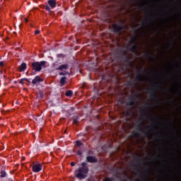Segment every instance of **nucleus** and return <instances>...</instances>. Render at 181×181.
I'll return each mask as SVG.
<instances>
[{
  "label": "nucleus",
  "mask_w": 181,
  "mask_h": 181,
  "mask_svg": "<svg viewBox=\"0 0 181 181\" xmlns=\"http://www.w3.org/2000/svg\"><path fill=\"white\" fill-rule=\"evenodd\" d=\"M88 172H90V170L87 166V163L83 162L81 163V167H80L78 170H75L76 177H77V179H79V180H83V179H86V177H87Z\"/></svg>",
  "instance_id": "nucleus-1"
},
{
  "label": "nucleus",
  "mask_w": 181,
  "mask_h": 181,
  "mask_svg": "<svg viewBox=\"0 0 181 181\" xmlns=\"http://www.w3.org/2000/svg\"><path fill=\"white\" fill-rule=\"evenodd\" d=\"M136 40H138V35H136L131 38L127 45V48L129 49V52H132V53H134L136 54V56H138L139 54V52H138V49H139V47H138V45H136Z\"/></svg>",
  "instance_id": "nucleus-2"
},
{
  "label": "nucleus",
  "mask_w": 181,
  "mask_h": 181,
  "mask_svg": "<svg viewBox=\"0 0 181 181\" xmlns=\"http://www.w3.org/2000/svg\"><path fill=\"white\" fill-rule=\"evenodd\" d=\"M142 70V71L141 70ZM140 69L137 70V73H139L137 74V76L135 78V81H137L138 83H141L142 81H145V80H146V78L144 77L143 74H152V71H148V69H143L142 67L140 68Z\"/></svg>",
  "instance_id": "nucleus-3"
},
{
  "label": "nucleus",
  "mask_w": 181,
  "mask_h": 181,
  "mask_svg": "<svg viewBox=\"0 0 181 181\" xmlns=\"http://www.w3.org/2000/svg\"><path fill=\"white\" fill-rule=\"evenodd\" d=\"M46 64H47L46 61L35 62L32 63V69L34 71H41L42 68L46 69Z\"/></svg>",
  "instance_id": "nucleus-4"
},
{
  "label": "nucleus",
  "mask_w": 181,
  "mask_h": 181,
  "mask_svg": "<svg viewBox=\"0 0 181 181\" xmlns=\"http://www.w3.org/2000/svg\"><path fill=\"white\" fill-rule=\"evenodd\" d=\"M154 87L150 89V97L151 98H154L157 100V103H159V98L156 96V90H163V87L161 84H159L158 86H156V82H153Z\"/></svg>",
  "instance_id": "nucleus-5"
},
{
  "label": "nucleus",
  "mask_w": 181,
  "mask_h": 181,
  "mask_svg": "<svg viewBox=\"0 0 181 181\" xmlns=\"http://www.w3.org/2000/svg\"><path fill=\"white\" fill-rule=\"evenodd\" d=\"M137 122H139V124H137L138 131L142 132L144 136H149V135H151V133L149 132V131H145V129H151V128L149 127H143L142 119H139V120L137 121Z\"/></svg>",
  "instance_id": "nucleus-6"
},
{
  "label": "nucleus",
  "mask_w": 181,
  "mask_h": 181,
  "mask_svg": "<svg viewBox=\"0 0 181 181\" xmlns=\"http://www.w3.org/2000/svg\"><path fill=\"white\" fill-rule=\"evenodd\" d=\"M125 28L122 25L114 24L113 25V33H119L122 32Z\"/></svg>",
  "instance_id": "nucleus-7"
},
{
  "label": "nucleus",
  "mask_w": 181,
  "mask_h": 181,
  "mask_svg": "<svg viewBox=\"0 0 181 181\" xmlns=\"http://www.w3.org/2000/svg\"><path fill=\"white\" fill-rule=\"evenodd\" d=\"M43 166L40 163L35 164L32 167V170L34 173H39L42 170Z\"/></svg>",
  "instance_id": "nucleus-8"
},
{
  "label": "nucleus",
  "mask_w": 181,
  "mask_h": 181,
  "mask_svg": "<svg viewBox=\"0 0 181 181\" xmlns=\"http://www.w3.org/2000/svg\"><path fill=\"white\" fill-rule=\"evenodd\" d=\"M86 162L88 163H97V162H98V159H97L94 156H88L86 157Z\"/></svg>",
  "instance_id": "nucleus-9"
},
{
  "label": "nucleus",
  "mask_w": 181,
  "mask_h": 181,
  "mask_svg": "<svg viewBox=\"0 0 181 181\" xmlns=\"http://www.w3.org/2000/svg\"><path fill=\"white\" fill-rule=\"evenodd\" d=\"M56 70H59V71H63V70H69V64H63L59 66Z\"/></svg>",
  "instance_id": "nucleus-10"
},
{
  "label": "nucleus",
  "mask_w": 181,
  "mask_h": 181,
  "mask_svg": "<svg viewBox=\"0 0 181 181\" xmlns=\"http://www.w3.org/2000/svg\"><path fill=\"white\" fill-rule=\"evenodd\" d=\"M144 56H146L151 62H155V56L150 51L144 53Z\"/></svg>",
  "instance_id": "nucleus-11"
},
{
  "label": "nucleus",
  "mask_w": 181,
  "mask_h": 181,
  "mask_svg": "<svg viewBox=\"0 0 181 181\" xmlns=\"http://www.w3.org/2000/svg\"><path fill=\"white\" fill-rule=\"evenodd\" d=\"M5 170H6V168L5 166H1L0 171V177H6L8 174Z\"/></svg>",
  "instance_id": "nucleus-12"
},
{
  "label": "nucleus",
  "mask_w": 181,
  "mask_h": 181,
  "mask_svg": "<svg viewBox=\"0 0 181 181\" xmlns=\"http://www.w3.org/2000/svg\"><path fill=\"white\" fill-rule=\"evenodd\" d=\"M66 80H67V77H66V76L61 77L60 81H59L60 87H63V86H64L67 83Z\"/></svg>",
  "instance_id": "nucleus-13"
},
{
  "label": "nucleus",
  "mask_w": 181,
  "mask_h": 181,
  "mask_svg": "<svg viewBox=\"0 0 181 181\" xmlns=\"http://www.w3.org/2000/svg\"><path fill=\"white\" fill-rule=\"evenodd\" d=\"M40 81H43V79L40 78L39 76H36L35 78L32 81L33 84H37V83H40Z\"/></svg>",
  "instance_id": "nucleus-14"
},
{
  "label": "nucleus",
  "mask_w": 181,
  "mask_h": 181,
  "mask_svg": "<svg viewBox=\"0 0 181 181\" xmlns=\"http://www.w3.org/2000/svg\"><path fill=\"white\" fill-rule=\"evenodd\" d=\"M136 98H138V95L136 93H132V95L129 96V101H136Z\"/></svg>",
  "instance_id": "nucleus-15"
},
{
  "label": "nucleus",
  "mask_w": 181,
  "mask_h": 181,
  "mask_svg": "<svg viewBox=\"0 0 181 181\" xmlns=\"http://www.w3.org/2000/svg\"><path fill=\"white\" fill-rule=\"evenodd\" d=\"M48 5L49 6H51V8H56V6H57V4L56 3V1H54V0H49Z\"/></svg>",
  "instance_id": "nucleus-16"
},
{
  "label": "nucleus",
  "mask_w": 181,
  "mask_h": 181,
  "mask_svg": "<svg viewBox=\"0 0 181 181\" xmlns=\"http://www.w3.org/2000/svg\"><path fill=\"white\" fill-rule=\"evenodd\" d=\"M26 69H28V66L26 65V63H23L20 66L19 71H25V70H26Z\"/></svg>",
  "instance_id": "nucleus-17"
},
{
  "label": "nucleus",
  "mask_w": 181,
  "mask_h": 181,
  "mask_svg": "<svg viewBox=\"0 0 181 181\" xmlns=\"http://www.w3.org/2000/svg\"><path fill=\"white\" fill-rule=\"evenodd\" d=\"M24 81H27V83H30V80H29L28 78H24L21 79L20 84H25Z\"/></svg>",
  "instance_id": "nucleus-18"
},
{
  "label": "nucleus",
  "mask_w": 181,
  "mask_h": 181,
  "mask_svg": "<svg viewBox=\"0 0 181 181\" xmlns=\"http://www.w3.org/2000/svg\"><path fill=\"white\" fill-rule=\"evenodd\" d=\"M65 95L66 97H71V95H73V90H69L68 91H66V93H65Z\"/></svg>",
  "instance_id": "nucleus-19"
},
{
  "label": "nucleus",
  "mask_w": 181,
  "mask_h": 181,
  "mask_svg": "<svg viewBox=\"0 0 181 181\" xmlns=\"http://www.w3.org/2000/svg\"><path fill=\"white\" fill-rule=\"evenodd\" d=\"M59 74L60 76H70V72L67 71H65L64 72H59Z\"/></svg>",
  "instance_id": "nucleus-20"
},
{
  "label": "nucleus",
  "mask_w": 181,
  "mask_h": 181,
  "mask_svg": "<svg viewBox=\"0 0 181 181\" xmlns=\"http://www.w3.org/2000/svg\"><path fill=\"white\" fill-rule=\"evenodd\" d=\"M127 105H129V107H134V105H135V104H136V102H135V101H131V100H129V101H128V102L127 103Z\"/></svg>",
  "instance_id": "nucleus-21"
},
{
  "label": "nucleus",
  "mask_w": 181,
  "mask_h": 181,
  "mask_svg": "<svg viewBox=\"0 0 181 181\" xmlns=\"http://www.w3.org/2000/svg\"><path fill=\"white\" fill-rule=\"evenodd\" d=\"M78 119H80V117L79 116H76L73 119V124H78Z\"/></svg>",
  "instance_id": "nucleus-22"
},
{
  "label": "nucleus",
  "mask_w": 181,
  "mask_h": 181,
  "mask_svg": "<svg viewBox=\"0 0 181 181\" xmlns=\"http://www.w3.org/2000/svg\"><path fill=\"white\" fill-rule=\"evenodd\" d=\"M151 22L153 23L154 25L155 23H156V21L155 20L154 18H151L148 19V25H151Z\"/></svg>",
  "instance_id": "nucleus-23"
},
{
  "label": "nucleus",
  "mask_w": 181,
  "mask_h": 181,
  "mask_svg": "<svg viewBox=\"0 0 181 181\" xmlns=\"http://www.w3.org/2000/svg\"><path fill=\"white\" fill-rule=\"evenodd\" d=\"M125 61L124 62H126V63H129V62H130V60H131V57H129V56H128V55H127L126 57H125Z\"/></svg>",
  "instance_id": "nucleus-24"
},
{
  "label": "nucleus",
  "mask_w": 181,
  "mask_h": 181,
  "mask_svg": "<svg viewBox=\"0 0 181 181\" xmlns=\"http://www.w3.org/2000/svg\"><path fill=\"white\" fill-rule=\"evenodd\" d=\"M103 181H114V177H105Z\"/></svg>",
  "instance_id": "nucleus-25"
},
{
  "label": "nucleus",
  "mask_w": 181,
  "mask_h": 181,
  "mask_svg": "<svg viewBox=\"0 0 181 181\" xmlns=\"http://www.w3.org/2000/svg\"><path fill=\"white\" fill-rule=\"evenodd\" d=\"M76 145L77 146H83V142H81L80 140L76 141Z\"/></svg>",
  "instance_id": "nucleus-26"
},
{
  "label": "nucleus",
  "mask_w": 181,
  "mask_h": 181,
  "mask_svg": "<svg viewBox=\"0 0 181 181\" xmlns=\"http://www.w3.org/2000/svg\"><path fill=\"white\" fill-rule=\"evenodd\" d=\"M142 117H145V118H148V119L150 118V119L152 120V116H148L146 114L142 115Z\"/></svg>",
  "instance_id": "nucleus-27"
},
{
  "label": "nucleus",
  "mask_w": 181,
  "mask_h": 181,
  "mask_svg": "<svg viewBox=\"0 0 181 181\" xmlns=\"http://www.w3.org/2000/svg\"><path fill=\"white\" fill-rule=\"evenodd\" d=\"M45 9L46 11H47L48 12H50V11H51L50 10V7L49 6H47V5L45 6Z\"/></svg>",
  "instance_id": "nucleus-28"
},
{
  "label": "nucleus",
  "mask_w": 181,
  "mask_h": 181,
  "mask_svg": "<svg viewBox=\"0 0 181 181\" xmlns=\"http://www.w3.org/2000/svg\"><path fill=\"white\" fill-rule=\"evenodd\" d=\"M57 57H61L62 59H64V57H65V56L63 54H57Z\"/></svg>",
  "instance_id": "nucleus-29"
},
{
  "label": "nucleus",
  "mask_w": 181,
  "mask_h": 181,
  "mask_svg": "<svg viewBox=\"0 0 181 181\" xmlns=\"http://www.w3.org/2000/svg\"><path fill=\"white\" fill-rule=\"evenodd\" d=\"M77 155H78L79 156H81L83 155V152H81V151L78 150L77 151Z\"/></svg>",
  "instance_id": "nucleus-30"
},
{
  "label": "nucleus",
  "mask_w": 181,
  "mask_h": 181,
  "mask_svg": "<svg viewBox=\"0 0 181 181\" xmlns=\"http://www.w3.org/2000/svg\"><path fill=\"white\" fill-rule=\"evenodd\" d=\"M146 6V4H144V3L141 4L140 5V9H142V8H144V6Z\"/></svg>",
  "instance_id": "nucleus-31"
},
{
  "label": "nucleus",
  "mask_w": 181,
  "mask_h": 181,
  "mask_svg": "<svg viewBox=\"0 0 181 181\" xmlns=\"http://www.w3.org/2000/svg\"><path fill=\"white\" fill-rule=\"evenodd\" d=\"M39 33H40V30H36L35 31V35H39Z\"/></svg>",
  "instance_id": "nucleus-32"
},
{
  "label": "nucleus",
  "mask_w": 181,
  "mask_h": 181,
  "mask_svg": "<svg viewBox=\"0 0 181 181\" xmlns=\"http://www.w3.org/2000/svg\"><path fill=\"white\" fill-rule=\"evenodd\" d=\"M132 168H134V169H136V168H138V165L133 164Z\"/></svg>",
  "instance_id": "nucleus-33"
},
{
  "label": "nucleus",
  "mask_w": 181,
  "mask_h": 181,
  "mask_svg": "<svg viewBox=\"0 0 181 181\" xmlns=\"http://www.w3.org/2000/svg\"><path fill=\"white\" fill-rule=\"evenodd\" d=\"M149 107V104H145L144 106V108H148Z\"/></svg>",
  "instance_id": "nucleus-34"
},
{
  "label": "nucleus",
  "mask_w": 181,
  "mask_h": 181,
  "mask_svg": "<svg viewBox=\"0 0 181 181\" xmlns=\"http://www.w3.org/2000/svg\"><path fill=\"white\" fill-rule=\"evenodd\" d=\"M71 166H76V163L71 162Z\"/></svg>",
  "instance_id": "nucleus-35"
},
{
  "label": "nucleus",
  "mask_w": 181,
  "mask_h": 181,
  "mask_svg": "<svg viewBox=\"0 0 181 181\" xmlns=\"http://www.w3.org/2000/svg\"><path fill=\"white\" fill-rule=\"evenodd\" d=\"M0 66L1 67H4V62H0Z\"/></svg>",
  "instance_id": "nucleus-36"
},
{
  "label": "nucleus",
  "mask_w": 181,
  "mask_h": 181,
  "mask_svg": "<svg viewBox=\"0 0 181 181\" xmlns=\"http://www.w3.org/2000/svg\"><path fill=\"white\" fill-rule=\"evenodd\" d=\"M170 47H172V46H173V42H170Z\"/></svg>",
  "instance_id": "nucleus-37"
},
{
  "label": "nucleus",
  "mask_w": 181,
  "mask_h": 181,
  "mask_svg": "<svg viewBox=\"0 0 181 181\" xmlns=\"http://www.w3.org/2000/svg\"><path fill=\"white\" fill-rule=\"evenodd\" d=\"M140 111H141V112H142L143 111H145V110L141 108V109H140Z\"/></svg>",
  "instance_id": "nucleus-38"
},
{
  "label": "nucleus",
  "mask_w": 181,
  "mask_h": 181,
  "mask_svg": "<svg viewBox=\"0 0 181 181\" xmlns=\"http://www.w3.org/2000/svg\"><path fill=\"white\" fill-rule=\"evenodd\" d=\"M142 162H143L144 164L145 163V158L142 159Z\"/></svg>",
  "instance_id": "nucleus-39"
},
{
  "label": "nucleus",
  "mask_w": 181,
  "mask_h": 181,
  "mask_svg": "<svg viewBox=\"0 0 181 181\" xmlns=\"http://www.w3.org/2000/svg\"><path fill=\"white\" fill-rule=\"evenodd\" d=\"M25 21L26 23L29 22V21L26 18H25Z\"/></svg>",
  "instance_id": "nucleus-40"
},
{
  "label": "nucleus",
  "mask_w": 181,
  "mask_h": 181,
  "mask_svg": "<svg viewBox=\"0 0 181 181\" xmlns=\"http://www.w3.org/2000/svg\"><path fill=\"white\" fill-rule=\"evenodd\" d=\"M171 103H175V100H171Z\"/></svg>",
  "instance_id": "nucleus-41"
},
{
  "label": "nucleus",
  "mask_w": 181,
  "mask_h": 181,
  "mask_svg": "<svg viewBox=\"0 0 181 181\" xmlns=\"http://www.w3.org/2000/svg\"><path fill=\"white\" fill-rule=\"evenodd\" d=\"M136 160H141V159H139V158H136Z\"/></svg>",
  "instance_id": "nucleus-42"
},
{
  "label": "nucleus",
  "mask_w": 181,
  "mask_h": 181,
  "mask_svg": "<svg viewBox=\"0 0 181 181\" xmlns=\"http://www.w3.org/2000/svg\"><path fill=\"white\" fill-rule=\"evenodd\" d=\"M152 125H155V122H153V123H152Z\"/></svg>",
  "instance_id": "nucleus-43"
},
{
  "label": "nucleus",
  "mask_w": 181,
  "mask_h": 181,
  "mask_svg": "<svg viewBox=\"0 0 181 181\" xmlns=\"http://www.w3.org/2000/svg\"><path fill=\"white\" fill-rule=\"evenodd\" d=\"M155 118H158V116H155Z\"/></svg>",
  "instance_id": "nucleus-44"
},
{
  "label": "nucleus",
  "mask_w": 181,
  "mask_h": 181,
  "mask_svg": "<svg viewBox=\"0 0 181 181\" xmlns=\"http://www.w3.org/2000/svg\"><path fill=\"white\" fill-rule=\"evenodd\" d=\"M150 158H152V155H150Z\"/></svg>",
  "instance_id": "nucleus-45"
},
{
  "label": "nucleus",
  "mask_w": 181,
  "mask_h": 181,
  "mask_svg": "<svg viewBox=\"0 0 181 181\" xmlns=\"http://www.w3.org/2000/svg\"><path fill=\"white\" fill-rule=\"evenodd\" d=\"M142 25L144 26V23H142Z\"/></svg>",
  "instance_id": "nucleus-46"
},
{
  "label": "nucleus",
  "mask_w": 181,
  "mask_h": 181,
  "mask_svg": "<svg viewBox=\"0 0 181 181\" xmlns=\"http://www.w3.org/2000/svg\"><path fill=\"white\" fill-rule=\"evenodd\" d=\"M91 152V151H89V153Z\"/></svg>",
  "instance_id": "nucleus-47"
},
{
  "label": "nucleus",
  "mask_w": 181,
  "mask_h": 181,
  "mask_svg": "<svg viewBox=\"0 0 181 181\" xmlns=\"http://www.w3.org/2000/svg\"><path fill=\"white\" fill-rule=\"evenodd\" d=\"M0 60H1V57H0Z\"/></svg>",
  "instance_id": "nucleus-48"
}]
</instances>
